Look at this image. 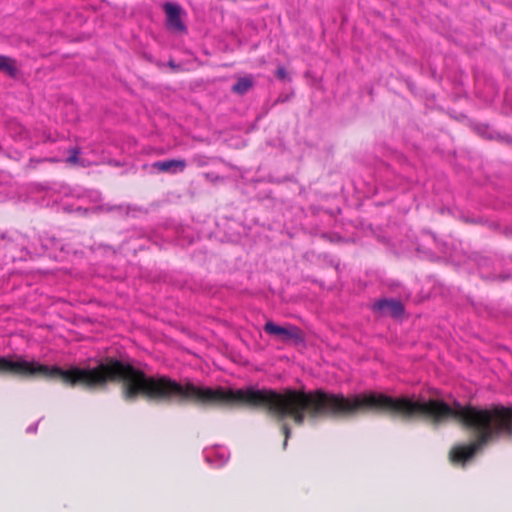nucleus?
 Segmentation results:
<instances>
[{
	"mask_svg": "<svg viewBox=\"0 0 512 512\" xmlns=\"http://www.w3.org/2000/svg\"><path fill=\"white\" fill-rule=\"evenodd\" d=\"M263 411L278 421L290 419L296 425H302L306 418L344 420L367 413L384 414L403 422L428 419L440 423L452 418L475 435L473 442L454 446L449 452L451 463L462 466L489 442L501 436L512 437V405H492L481 409L460 404L450 407L441 400L416 401L373 392L345 397L322 389L308 392L285 389L281 393L263 389ZM281 431L283 447L286 448L291 429L282 423Z\"/></svg>",
	"mask_w": 512,
	"mask_h": 512,
	"instance_id": "nucleus-1",
	"label": "nucleus"
},
{
	"mask_svg": "<svg viewBox=\"0 0 512 512\" xmlns=\"http://www.w3.org/2000/svg\"><path fill=\"white\" fill-rule=\"evenodd\" d=\"M0 374L26 379L58 380L66 386L90 391L105 389L110 382L121 383V396L125 401L134 402L139 398L153 401V376L117 359H108L93 368L72 366L62 369L36 361H13L0 357Z\"/></svg>",
	"mask_w": 512,
	"mask_h": 512,
	"instance_id": "nucleus-2",
	"label": "nucleus"
},
{
	"mask_svg": "<svg viewBox=\"0 0 512 512\" xmlns=\"http://www.w3.org/2000/svg\"><path fill=\"white\" fill-rule=\"evenodd\" d=\"M263 329L267 334L283 342H299L302 340L301 330L297 326L291 324L280 326L275 324L273 321H267Z\"/></svg>",
	"mask_w": 512,
	"mask_h": 512,
	"instance_id": "nucleus-3",
	"label": "nucleus"
},
{
	"mask_svg": "<svg viewBox=\"0 0 512 512\" xmlns=\"http://www.w3.org/2000/svg\"><path fill=\"white\" fill-rule=\"evenodd\" d=\"M164 10L166 13V24L168 29L173 32L183 33L186 31V26L182 21V9L179 5L173 3H165Z\"/></svg>",
	"mask_w": 512,
	"mask_h": 512,
	"instance_id": "nucleus-4",
	"label": "nucleus"
},
{
	"mask_svg": "<svg viewBox=\"0 0 512 512\" xmlns=\"http://www.w3.org/2000/svg\"><path fill=\"white\" fill-rule=\"evenodd\" d=\"M373 310L397 318L404 312V307L400 301L381 299L373 304Z\"/></svg>",
	"mask_w": 512,
	"mask_h": 512,
	"instance_id": "nucleus-5",
	"label": "nucleus"
},
{
	"mask_svg": "<svg viewBox=\"0 0 512 512\" xmlns=\"http://www.w3.org/2000/svg\"><path fill=\"white\" fill-rule=\"evenodd\" d=\"M153 167L159 172H173L177 170L183 171L186 167L185 160L182 159H171L166 161H157L153 163Z\"/></svg>",
	"mask_w": 512,
	"mask_h": 512,
	"instance_id": "nucleus-6",
	"label": "nucleus"
},
{
	"mask_svg": "<svg viewBox=\"0 0 512 512\" xmlns=\"http://www.w3.org/2000/svg\"><path fill=\"white\" fill-rule=\"evenodd\" d=\"M0 72H5L10 77H15L18 70L16 61L8 56L0 55Z\"/></svg>",
	"mask_w": 512,
	"mask_h": 512,
	"instance_id": "nucleus-7",
	"label": "nucleus"
},
{
	"mask_svg": "<svg viewBox=\"0 0 512 512\" xmlns=\"http://www.w3.org/2000/svg\"><path fill=\"white\" fill-rule=\"evenodd\" d=\"M253 85V82L248 77L239 78L237 82L233 85L232 90L238 94L246 93Z\"/></svg>",
	"mask_w": 512,
	"mask_h": 512,
	"instance_id": "nucleus-8",
	"label": "nucleus"
},
{
	"mask_svg": "<svg viewBox=\"0 0 512 512\" xmlns=\"http://www.w3.org/2000/svg\"><path fill=\"white\" fill-rule=\"evenodd\" d=\"M70 156L67 158V162L70 164H77L79 161V150L77 148H73L70 150Z\"/></svg>",
	"mask_w": 512,
	"mask_h": 512,
	"instance_id": "nucleus-9",
	"label": "nucleus"
},
{
	"mask_svg": "<svg viewBox=\"0 0 512 512\" xmlns=\"http://www.w3.org/2000/svg\"><path fill=\"white\" fill-rule=\"evenodd\" d=\"M276 77L280 80H285L287 78V72L286 69L283 66H279L276 69Z\"/></svg>",
	"mask_w": 512,
	"mask_h": 512,
	"instance_id": "nucleus-10",
	"label": "nucleus"
}]
</instances>
